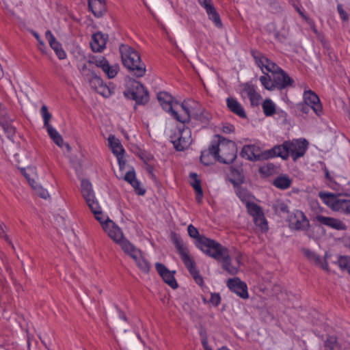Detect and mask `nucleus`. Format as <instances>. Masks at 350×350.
Returning a JSON list of instances; mask_svg holds the SVG:
<instances>
[{
    "mask_svg": "<svg viewBox=\"0 0 350 350\" xmlns=\"http://www.w3.org/2000/svg\"><path fill=\"white\" fill-rule=\"evenodd\" d=\"M0 124L1 125V126L3 127V129L8 133H14V128L12 126H11L8 122H5V123H2Z\"/></svg>",
    "mask_w": 350,
    "mask_h": 350,
    "instance_id": "54",
    "label": "nucleus"
},
{
    "mask_svg": "<svg viewBox=\"0 0 350 350\" xmlns=\"http://www.w3.org/2000/svg\"><path fill=\"white\" fill-rule=\"evenodd\" d=\"M139 269L144 273H148L150 270V264L142 256L141 252L137 259H133Z\"/></svg>",
    "mask_w": 350,
    "mask_h": 350,
    "instance_id": "41",
    "label": "nucleus"
},
{
    "mask_svg": "<svg viewBox=\"0 0 350 350\" xmlns=\"http://www.w3.org/2000/svg\"><path fill=\"white\" fill-rule=\"evenodd\" d=\"M170 138L176 150L183 151L187 149L192 142L191 129L183 124L178 128L177 132L171 135Z\"/></svg>",
    "mask_w": 350,
    "mask_h": 350,
    "instance_id": "10",
    "label": "nucleus"
},
{
    "mask_svg": "<svg viewBox=\"0 0 350 350\" xmlns=\"http://www.w3.org/2000/svg\"><path fill=\"white\" fill-rule=\"evenodd\" d=\"M200 336H201V342H202V347L204 348V350H213L211 349V347L208 345V337L206 336V334L204 333H200Z\"/></svg>",
    "mask_w": 350,
    "mask_h": 350,
    "instance_id": "49",
    "label": "nucleus"
},
{
    "mask_svg": "<svg viewBox=\"0 0 350 350\" xmlns=\"http://www.w3.org/2000/svg\"><path fill=\"white\" fill-rule=\"evenodd\" d=\"M108 142L112 152L116 156L120 167L122 169L125 165V160L123 158L124 150L118 139L113 135H110L108 138Z\"/></svg>",
    "mask_w": 350,
    "mask_h": 350,
    "instance_id": "20",
    "label": "nucleus"
},
{
    "mask_svg": "<svg viewBox=\"0 0 350 350\" xmlns=\"http://www.w3.org/2000/svg\"><path fill=\"white\" fill-rule=\"evenodd\" d=\"M262 107L266 116H271L275 113V105L270 99H266L262 104Z\"/></svg>",
    "mask_w": 350,
    "mask_h": 350,
    "instance_id": "38",
    "label": "nucleus"
},
{
    "mask_svg": "<svg viewBox=\"0 0 350 350\" xmlns=\"http://www.w3.org/2000/svg\"><path fill=\"white\" fill-rule=\"evenodd\" d=\"M47 133L54 143L58 146L62 147L64 144V139L57 131L52 126L46 128Z\"/></svg>",
    "mask_w": 350,
    "mask_h": 350,
    "instance_id": "35",
    "label": "nucleus"
},
{
    "mask_svg": "<svg viewBox=\"0 0 350 350\" xmlns=\"http://www.w3.org/2000/svg\"><path fill=\"white\" fill-rule=\"evenodd\" d=\"M304 254L307 257V258L316 266L320 267L323 269L328 271L329 267L327 261L325 260H323L319 255H317L315 252L310 250L309 249H304L303 250Z\"/></svg>",
    "mask_w": 350,
    "mask_h": 350,
    "instance_id": "28",
    "label": "nucleus"
},
{
    "mask_svg": "<svg viewBox=\"0 0 350 350\" xmlns=\"http://www.w3.org/2000/svg\"><path fill=\"white\" fill-rule=\"evenodd\" d=\"M187 231L189 237L196 239V247L205 254L209 252L210 250L217 242L204 235L200 234L198 230L192 224L188 226Z\"/></svg>",
    "mask_w": 350,
    "mask_h": 350,
    "instance_id": "13",
    "label": "nucleus"
},
{
    "mask_svg": "<svg viewBox=\"0 0 350 350\" xmlns=\"http://www.w3.org/2000/svg\"><path fill=\"white\" fill-rule=\"evenodd\" d=\"M265 75L261 76L259 79L263 87L268 90H273L275 89L273 79L267 73H264Z\"/></svg>",
    "mask_w": 350,
    "mask_h": 350,
    "instance_id": "40",
    "label": "nucleus"
},
{
    "mask_svg": "<svg viewBox=\"0 0 350 350\" xmlns=\"http://www.w3.org/2000/svg\"><path fill=\"white\" fill-rule=\"evenodd\" d=\"M208 16V18L213 21L215 25L218 28H221L223 25L219 16V13L217 12L213 4L211 3L204 8Z\"/></svg>",
    "mask_w": 350,
    "mask_h": 350,
    "instance_id": "30",
    "label": "nucleus"
},
{
    "mask_svg": "<svg viewBox=\"0 0 350 350\" xmlns=\"http://www.w3.org/2000/svg\"><path fill=\"white\" fill-rule=\"evenodd\" d=\"M295 9L297 10V12L303 17V18H306V16H304L303 12L298 8V7H295Z\"/></svg>",
    "mask_w": 350,
    "mask_h": 350,
    "instance_id": "60",
    "label": "nucleus"
},
{
    "mask_svg": "<svg viewBox=\"0 0 350 350\" xmlns=\"http://www.w3.org/2000/svg\"><path fill=\"white\" fill-rule=\"evenodd\" d=\"M103 229L108 236L116 243L120 244L124 253L129 255L133 259H137L141 252L131 243L124 238L120 228L109 218L101 224Z\"/></svg>",
    "mask_w": 350,
    "mask_h": 350,
    "instance_id": "3",
    "label": "nucleus"
},
{
    "mask_svg": "<svg viewBox=\"0 0 350 350\" xmlns=\"http://www.w3.org/2000/svg\"><path fill=\"white\" fill-rule=\"evenodd\" d=\"M148 170H149L150 172H151V171H152V169H151V167H150L148 168Z\"/></svg>",
    "mask_w": 350,
    "mask_h": 350,
    "instance_id": "61",
    "label": "nucleus"
},
{
    "mask_svg": "<svg viewBox=\"0 0 350 350\" xmlns=\"http://www.w3.org/2000/svg\"><path fill=\"white\" fill-rule=\"evenodd\" d=\"M337 10L341 19L344 21H347L349 19L348 14L343 10L342 5L339 4L337 6Z\"/></svg>",
    "mask_w": 350,
    "mask_h": 350,
    "instance_id": "50",
    "label": "nucleus"
},
{
    "mask_svg": "<svg viewBox=\"0 0 350 350\" xmlns=\"http://www.w3.org/2000/svg\"><path fill=\"white\" fill-rule=\"evenodd\" d=\"M297 108L300 112L306 114L308 113L310 110L312 109L311 106L306 103L304 101V103L297 104Z\"/></svg>",
    "mask_w": 350,
    "mask_h": 350,
    "instance_id": "47",
    "label": "nucleus"
},
{
    "mask_svg": "<svg viewBox=\"0 0 350 350\" xmlns=\"http://www.w3.org/2000/svg\"><path fill=\"white\" fill-rule=\"evenodd\" d=\"M92 75V78L89 79V83L91 88L96 91L98 88V87L101 85L103 83V81L100 77L94 75L93 72Z\"/></svg>",
    "mask_w": 350,
    "mask_h": 350,
    "instance_id": "44",
    "label": "nucleus"
},
{
    "mask_svg": "<svg viewBox=\"0 0 350 350\" xmlns=\"http://www.w3.org/2000/svg\"><path fill=\"white\" fill-rule=\"evenodd\" d=\"M158 100L164 110L181 123L188 122L190 120V108L194 100L184 101L181 105L172 103V96L166 92H161L157 94Z\"/></svg>",
    "mask_w": 350,
    "mask_h": 350,
    "instance_id": "1",
    "label": "nucleus"
},
{
    "mask_svg": "<svg viewBox=\"0 0 350 350\" xmlns=\"http://www.w3.org/2000/svg\"><path fill=\"white\" fill-rule=\"evenodd\" d=\"M254 221L256 227H258L262 232H266L268 230V224L264 213L254 217Z\"/></svg>",
    "mask_w": 350,
    "mask_h": 350,
    "instance_id": "37",
    "label": "nucleus"
},
{
    "mask_svg": "<svg viewBox=\"0 0 350 350\" xmlns=\"http://www.w3.org/2000/svg\"><path fill=\"white\" fill-rule=\"evenodd\" d=\"M219 142L212 144V151L221 163L230 164L237 157V148L235 143L219 135Z\"/></svg>",
    "mask_w": 350,
    "mask_h": 350,
    "instance_id": "5",
    "label": "nucleus"
},
{
    "mask_svg": "<svg viewBox=\"0 0 350 350\" xmlns=\"http://www.w3.org/2000/svg\"><path fill=\"white\" fill-rule=\"evenodd\" d=\"M241 258H242V256H241V253H238L235 258V263H234L236 266H238V269H239V267L241 264Z\"/></svg>",
    "mask_w": 350,
    "mask_h": 350,
    "instance_id": "56",
    "label": "nucleus"
},
{
    "mask_svg": "<svg viewBox=\"0 0 350 350\" xmlns=\"http://www.w3.org/2000/svg\"><path fill=\"white\" fill-rule=\"evenodd\" d=\"M308 147V142L306 139H295L291 141H285L280 145L273 147V154L286 160L291 157L293 161L304 156Z\"/></svg>",
    "mask_w": 350,
    "mask_h": 350,
    "instance_id": "2",
    "label": "nucleus"
},
{
    "mask_svg": "<svg viewBox=\"0 0 350 350\" xmlns=\"http://www.w3.org/2000/svg\"><path fill=\"white\" fill-rule=\"evenodd\" d=\"M98 88L96 92L104 97H109L111 94V90L107 85L103 83Z\"/></svg>",
    "mask_w": 350,
    "mask_h": 350,
    "instance_id": "45",
    "label": "nucleus"
},
{
    "mask_svg": "<svg viewBox=\"0 0 350 350\" xmlns=\"http://www.w3.org/2000/svg\"><path fill=\"white\" fill-rule=\"evenodd\" d=\"M289 226L296 230H305L310 226L309 220L301 211H296L289 217Z\"/></svg>",
    "mask_w": 350,
    "mask_h": 350,
    "instance_id": "16",
    "label": "nucleus"
},
{
    "mask_svg": "<svg viewBox=\"0 0 350 350\" xmlns=\"http://www.w3.org/2000/svg\"><path fill=\"white\" fill-rule=\"evenodd\" d=\"M243 90L250 98L251 104L257 105L260 96L256 92L254 86L250 84H246Z\"/></svg>",
    "mask_w": 350,
    "mask_h": 350,
    "instance_id": "33",
    "label": "nucleus"
},
{
    "mask_svg": "<svg viewBox=\"0 0 350 350\" xmlns=\"http://www.w3.org/2000/svg\"><path fill=\"white\" fill-rule=\"evenodd\" d=\"M325 176L327 179L332 180V178L329 174V172L328 170H327V169L325 170Z\"/></svg>",
    "mask_w": 350,
    "mask_h": 350,
    "instance_id": "58",
    "label": "nucleus"
},
{
    "mask_svg": "<svg viewBox=\"0 0 350 350\" xmlns=\"http://www.w3.org/2000/svg\"><path fill=\"white\" fill-rule=\"evenodd\" d=\"M40 113H41L42 117L43 118L44 127L46 128L48 126H51L49 124V121L51 119V116H51V113L49 111L48 108H47V107L46 105H43L41 107Z\"/></svg>",
    "mask_w": 350,
    "mask_h": 350,
    "instance_id": "43",
    "label": "nucleus"
},
{
    "mask_svg": "<svg viewBox=\"0 0 350 350\" xmlns=\"http://www.w3.org/2000/svg\"><path fill=\"white\" fill-rule=\"evenodd\" d=\"M124 94L139 105L145 104L149 100L147 90L142 83L135 80L129 81L127 91Z\"/></svg>",
    "mask_w": 350,
    "mask_h": 350,
    "instance_id": "12",
    "label": "nucleus"
},
{
    "mask_svg": "<svg viewBox=\"0 0 350 350\" xmlns=\"http://www.w3.org/2000/svg\"><path fill=\"white\" fill-rule=\"evenodd\" d=\"M279 209L282 213H288V207L286 204L282 202L279 204Z\"/></svg>",
    "mask_w": 350,
    "mask_h": 350,
    "instance_id": "55",
    "label": "nucleus"
},
{
    "mask_svg": "<svg viewBox=\"0 0 350 350\" xmlns=\"http://www.w3.org/2000/svg\"><path fill=\"white\" fill-rule=\"evenodd\" d=\"M246 206L249 214L252 215L253 218L258 217L263 213L260 207L255 203L247 202Z\"/></svg>",
    "mask_w": 350,
    "mask_h": 350,
    "instance_id": "42",
    "label": "nucleus"
},
{
    "mask_svg": "<svg viewBox=\"0 0 350 350\" xmlns=\"http://www.w3.org/2000/svg\"><path fill=\"white\" fill-rule=\"evenodd\" d=\"M123 65L137 77H142L146 73V66L142 62L139 54L130 46L121 44L120 46Z\"/></svg>",
    "mask_w": 350,
    "mask_h": 350,
    "instance_id": "4",
    "label": "nucleus"
},
{
    "mask_svg": "<svg viewBox=\"0 0 350 350\" xmlns=\"http://www.w3.org/2000/svg\"><path fill=\"white\" fill-rule=\"evenodd\" d=\"M81 193L88 206L94 214L95 219L101 224L109 219V217L103 213L101 207L95 198L91 183L88 180H83L81 183Z\"/></svg>",
    "mask_w": 350,
    "mask_h": 350,
    "instance_id": "6",
    "label": "nucleus"
},
{
    "mask_svg": "<svg viewBox=\"0 0 350 350\" xmlns=\"http://www.w3.org/2000/svg\"><path fill=\"white\" fill-rule=\"evenodd\" d=\"M315 219L320 224L333 229L338 230H343L346 229V225L340 219L323 215H317Z\"/></svg>",
    "mask_w": 350,
    "mask_h": 350,
    "instance_id": "25",
    "label": "nucleus"
},
{
    "mask_svg": "<svg viewBox=\"0 0 350 350\" xmlns=\"http://www.w3.org/2000/svg\"><path fill=\"white\" fill-rule=\"evenodd\" d=\"M215 160L217 159L212 151L211 144L208 150L202 152L200 156V161L205 165H209L212 164Z\"/></svg>",
    "mask_w": 350,
    "mask_h": 350,
    "instance_id": "34",
    "label": "nucleus"
},
{
    "mask_svg": "<svg viewBox=\"0 0 350 350\" xmlns=\"http://www.w3.org/2000/svg\"><path fill=\"white\" fill-rule=\"evenodd\" d=\"M323 350H340V345L337 338L334 336L327 337L324 341Z\"/></svg>",
    "mask_w": 350,
    "mask_h": 350,
    "instance_id": "36",
    "label": "nucleus"
},
{
    "mask_svg": "<svg viewBox=\"0 0 350 350\" xmlns=\"http://www.w3.org/2000/svg\"><path fill=\"white\" fill-rule=\"evenodd\" d=\"M33 36L36 38V39L38 41V49L42 53H46V44H44V41L40 38V36L38 35V33L36 32H33Z\"/></svg>",
    "mask_w": 350,
    "mask_h": 350,
    "instance_id": "46",
    "label": "nucleus"
},
{
    "mask_svg": "<svg viewBox=\"0 0 350 350\" xmlns=\"http://www.w3.org/2000/svg\"><path fill=\"white\" fill-rule=\"evenodd\" d=\"M319 196L332 210L347 214L350 200L340 199L334 193L323 191L319 193Z\"/></svg>",
    "mask_w": 350,
    "mask_h": 350,
    "instance_id": "9",
    "label": "nucleus"
},
{
    "mask_svg": "<svg viewBox=\"0 0 350 350\" xmlns=\"http://www.w3.org/2000/svg\"><path fill=\"white\" fill-rule=\"evenodd\" d=\"M198 1L204 8L212 3L211 0H198Z\"/></svg>",
    "mask_w": 350,
    "mask_h": 350,
    "instance_id": "57",
    "label": "nucleus"
},
{
    "mask_svg": "<svg viewBox=\"0 0 350 350\" xmlns=\"http://www.w3.org/2000/svg\"><path fill=\"white\" fill-rule=\"evenodd\" d=\"M337 263L343 271H347L350 275V257L348 256H340Z\"/></svg>",
    "mask_w": 350,
    "mask_h": 350,
    "instance_id": "39",
    "label": "nucleus"
},
{
    "mask_svg": "<svg viewBox=\"0 0 350 350\" xmlns=\"http://www.w3.org/2000/svg\"><path fill=\"white\" fill-rule=\"evenodd\" d=\"M220 301H221V297H220V295L219 293L211 294V298H210V302L213 305L217 306L219 304Z\"/></svg>",
    "mask_w": 350,
    "mask_h": 350,
    "instance_id": "51",
    "label": "nucleus"
},
{
    "mask_svg": "<svg viewBox=\"0 0 350 350\" xmlns=\"http://www.w3.org/2000/svg\"><path fill=\"white\" fill-rule=\"evenodd\" d=\"M226 105L228 109L241 118H246L247 114L238 100L232 97H228L226 99Z\"/></svg>",
    "mask_w": 350,
    "mask_h": 350,
    "instance_id": "27",
    "label": "nucleus"
},
{
    "mask_svg": "<svg viewBox=\"0 0 350 350\" xmlns=\"http://www.w3.org/2000/svg\"><path fill=\"white\" fill-rule=\"evenodd\" d=\"M227 286L242 299H247L249 297L247 284L239 278H230L227 281Z\"/></svg>",
    "mask_w": 350,
    "mask_h": 350,
    "instance_id": "17",
    "label": "nucleus"
},
{
    "mask_svg": "<svg viewBox=\"0 0 350 350\" xmlns=\"http://www.w3.org/2000/svg\"><path fill=\"white\" fill-rule=\"evenodd\" d=\"M108 36L100 31L92 35L90 46L94 52L100 53L106 47Z\"/></svg>",
    "mask_w": 350,
    "mask_h": 350,
    "instance_id": "22",
    "label": "nucleus"
},
{
    "mask_svg": "<svg viewBox=\"0 0 350 350\" xmlns=\"http://www.w3.org/2000/svg\"><path fill=\"white\" fill-rule=\"evenodd\" d=\"M206 255L221 262L223 269L229 274L236 275L238 273V266L232 262L228 249L219 242L215 244Z\"/></svg>",
    "mask_w": 350,
    "mask_h": 350,
    "instance_id": "7",
    "label": "nucleus"
},
{
    "mask_svg": "<svg viewBox=\"0 0 350 350\" xmlns=\"http://www.w3.org/2000/svg\"><path fill=\"white\" fill-rule=\"evenodd\" d=\"M292 180L287 175L278 176L273 180V185L280 189H286L291 185Z\"/></svg>",
    "mask_w": 350,
    "mask_h": 350,
    "instance_id": "32",
    "label": "nucleus"
},
{
    "mask_svg": "<svg viewBox=\"0 0 350 350\" xmlns=\"http://www.w3.org/2000/svg\"><path fill=\"white\" fill-rule=\"evenodd\" d=\"M45 36L50 44V46L53 49L58 58L59 59H66V52L62 49V44L56 40L52 32L50 30H47L45 33Z\"/></svg>",
    "mask_w": 350,
    "mask_h": 350,
    "instance_id": "24",
    "label": "nucleus"
},
{
    "mask_svg": "<svg viewBox=\"0 0 350 350\" xmlns=\"http://www.w3.org/2000/svg\"><path fill=\"white\" fill-rule=\"evenodd\" d=\"M251 55L263 73L271 72L272 75H274L282 70L275 62L271 61L260 51L252 50Z\"/></svg>",
    "mask_w": 350,
    "mask_h": 350,
    "instance_id": "14",
    "label": "nucleus"
},
{
    "mask_svg": "<svg viewBox=\"0 0 350 350\" xmlns=\"http://www.w3.org/2000/svg\"><path fill=\"white\" fill-rule=\"evenodd\" d=\"M79 70L81 73L84 76H88L89 75V72H90V70L88 68V66L86 64H83L80 68Z\"/></svg>",
    "mask_w": 350,
    "mask_h": 350,
    "instance_id": "53",
    "label": "nucleus"
},
{
    "mask_svg": "<svg viewBox=\"0 0 350 350\" xmlns=\"http://www.w3.org/2000/svg\"><path fill=\"white\" fill-rule=\"evenodd\" d=\"M240 154L243 158L252 161L265 160L275 157V154H273V148L270 150L262 152L259 146L254 144L245 145L243 147Z\"/></svg>",
    "mask_w": 350,
    "mask_h": 350,
    "instance_id": "11",
    "label": "nucleus"
},
{
    "mask_svg": "<svg viewBox=\"0 0 350 350\" xmlns=\"http://www.w3.org/2000/svg\"><path fill=\"white\" fill-rule=\"evenodd\" d=\"M124 180L131 185L138 195L143 196L145 194L146 190L140 187V183L136 178L135 172L133 169L126 173Z\"/></svg>",
    "mask_w": 350,
    "mask_h": 350,
    "instance_id": "29",
    "label": "nucleus"
},
{
    "mask_svg": "<svg viewBox=\"0 0 350 350\" xmlns=\"http://www.w3.org/2000/svg\"><path fill=\"white\" fill-rule=\"evenodd\" d=\"M155 267L157 272L166 284L173 289H176L178 287V284L174 278L175 271H170L164 265L160 262H157Z\"/></svg>",
    "mask_w": 350,
    "mask_h": 350,
    "instance_id": "19",
    "label": "nucleus"
},
{
    "mask_svg": "<svg viewBox=\"0 0 350 350\" xmlns=\"http://www.w3.org/2000/svg\"><path fill=\"white\" fill-rule=\"evenodd\" d=\"M89 64H94L100 68L109 79L114 78L119 70L118 64L110 65L107 59L103 56L92 57L88 61Z\"/></svg>",
    "mask_w": 350,
    "mask_h": 350,
    "instance_id": "15",
    "label": "nucleus"
},
{
    "mask_svg": "<svg viewBox=\"0 0 350 350\" xmlns=\"http://www.w3.org/2000/svg\"><path fill=\"white\" fill-rule=\"evenodd\" d=\"M304 101L311 106L312 109L318 116L323 113V107L317 94L312 90H306L303 94Z\"/></svg>",
    "mask_w": 350,
    "mask_h": 350,
    "instance_id": "18",
    "label": "nucleus"
},
{
    "mask_svg": "<svg viewBox=\"0 0 350 350\" xmlns=\"http://www.w3.org/2000/svg\"><path fill=\"white\" fill-rule=\"evenodd\" d=\"M36 193L42 198L47 199L49 197V192L46 189L42 187H38L34 188Z\"/></svg>",
    "mask_w": 350,
    "mask_h": 350,
    "instance_id": "48",
    "label": "nucleus"
},
{
    "mask_svg": "<svg viewBox=\"0 0 350 350\" xmlns=\"http://www.w3.org/2000/svg\"><path fill=\"white\" fill-rule=\"evenodd\" d=\"M191 105L192 107L190 108V117L193 116L194 119H196L198 121H200L201 123L204 124H208L212 118L211 113L204 109L194 111V109L196 108V107L198 105V103L195 102V104Z\"/></svg>",
    "mask_w": 350,
    "mask_h": 350,
    "instance_id": "26",
    "label": "nucleus"
},
{
    "mask_svg": "<svg viewBox=\"0 0 350 350\" xmlns=\"http://www.w3.org/2000/svg\"><path fill=\"white\" fill-rule=\"evenodd\" d=\"M273 77L275 88L282 90L293 85V79L282 69L273 75Z\"/></svg>",
    "mask_w": 350,
    "mask_h": 350,
    "instance_id": "21",
    "label": "nucleus"
},
{
    "mask_svg": "<svg viewBox=\"0 0 350 350\" xmlns=\"http://www.w3.org/2000/svg\"><path fill=\"white\" fill-rule=\"evenodd\" d=\"M176 248L180 256L184 265L192 275L195 282L200 286H202L204 280L196 267L195 260L189 256L187 247L183 244L181 240L175 239L174 240Z\"/></svg>",
    "mask_w": 350,
    "mask_h": 350,
    "instance_id": "8",
    "label": "nucleus"
},
{
    "mask_svg": "<svg viewBox=\"0 0 350 350\" xmlns=\"http://www.w3.org/2000/svg\"><path fill=\"white\" fill-rule=\"evenodd\" d=\"M234 127L232 124H226L223 126L222 131L225 133H231L234 131Z\"/></svg>",
    "mask_w": 350,
    "mask_h": 350,
    "instance_id": "52",
    "label": "nucleus"
},
{
    "mask_svg": "<svg viewBox=\"0 0 350 350\" xmlns=\"http://www.w3.org/2000/svg\"><path fill=\"white\" fill-rule=\"evenodd\" d=\"M88 8L97 18L103 16L107 10L106 0H88Z\"/></svg>",
    "mask_w": 350,
    "mask_h": 350,
    "instance_id": "23",
    "label": "nucleus"
},
{
    "mask_svg": "<svg viewBox=\"0 0 350 350\" xmlns=\"http://www.w3.org/2000/svg\"><path fill=\"white\" fill-rule=\"evenodd\" d=\"M191 185L193 187L196 193V200L198 202H201L203 197V191L201 187L200 180L198 178L196 173H191Z\"/></svg>",
    "mask_w": 350,
    "mask_h": 350,
    "instance_id": "31",
    "label": "nucleus"
},
{
    "mask_svg": "<svg viewBox=\"0 0 350 350\" xmlns=\"http://www.w3.org/2000/svg\"><path fill=\"white\" fill-rule=\"evenodd\" d=\"M120 317L125 321L127 320L125 313L122 311H120Z\"/></svg>",
    "mask_w": 350,
    "mask_h": 350,
    "instance_id": "59",
    "label": "nucleus"
}]
</instances>
